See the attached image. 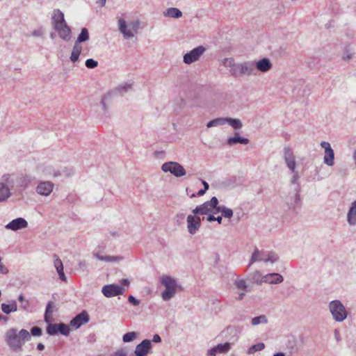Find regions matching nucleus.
Instances as JSON below:
<instances>
[{
	"instance_id": "nucleus-1",
	"label": "nucleus",
	"mask_w": 356,
	"mask_h": 356,
	"mask_svg": "<svg viewBox=\"0 0 356 356\" xmlns=\"http://www.w3.org/2000/svg\"><path fill=\"white\" fill-rule=\"evenodd\" d=\"M31 339L30 332L25 329L18 330L17 328L12 327L8 329L4 335L6 345L10 350L15 352L22 351L25 343Z\"/></svg>"
},
{
	"instance_id": "nucleus-2",
	"label": "nucleus",
	"mask_w": 356,
	"mask_h": 356,
	"mask_svg": "<svg viewBox=\"0 0 356 356\" xmlns=\"http://www.w3.org/2000/svg\"><path fill=\"white\" fill-rule=\"evenodd\" d=\"M51 24L61 40L68 42L72 39V29L65 19L64 13L59 9H55L53 11Z\"/></svg>"
},
{
	"instance_id": "nucleus-3",
	"label": "nucleus",
	"mask_w": 356,
	"mask_h": 356,
	"mask_svg": "<svg viewBox=\"0 0 356 356\" xmlns=\"http://www.w3.org/2000/svg\"><path fill=\"white\" fill-rule=\"evenodd\" d=\"M117 24L118 31L124 40H129L135 37L140 25L139 20L127 22L123 16L117 17Z\"/></svg>"
},
{
	"instance_id": "nucleus-4",
	"label": "nucleus",
	"mask_w": 356,
	"mask_h": 356,
	"mask_svg": "<svg viewBox=\"0 0 356 356\" xmlns=\"http://www.w3.org/2000/svg\"><path fill=\"white\" fill-rule=\"evenodd\" d=\"M328 309L335 322L341 323L348 316V312L339 300H334L329 302Z\"/></svg>"
},
{
	"instance_id": "nucleus-5",
	"label": "nucleus",
	"mask_w": 356,
	"mask_h": 356,
	"mask_svg": "<svg viewBox=\"0 0 356 356\" xmlns=\"http://www.w3.org/2000/svg\"><path fill=\"white\" fill-rule=\"evenodd\" d=\"M161 282L165 286V290L161 293V298L164 301H168L176 294L177 289V282L169 275H163Z\"/></svg>"
},
{
	"instance_id": "nucleus-6",
	"label": "nucleus",
	"mask_w": 356,
	"mask_h": 356,
	"mask_svg": "<svg viewBox=\"0 0 356 356\" xmlns=\"http://www.w3.org/2000/svg\"><path fill=\"white\" fill-rule=\"evenodd\" d=\"M14 184L11 175L6 174L0 179V202H6L10 196V187Z\"/></svg>"
},
{
	"instance_id": "nucleus-7",
	"label": "nucleus",
	"mask_w": 356,
	"mask_h": 356,
	"mask_svg": "<svg viewBox=\"0 0 356 356\" xmlns=\"http://www.w3.org/2000/svg\"><path fill=\"white\" fill-rule=\"evenodd\" d=\"M161 170L164 172H170L176 177H181L186 175V172L184 168L175 161H168L161 165Z\"/></svg>"
},
{
	"instance_id": "nucleus-8",
	"label": "nucleus",
	"mask_w": 356,
	"mask_h": 356,
	"mask_svg": "<svg viewBox=\"0 0 356 356\" xmlns=\"http://www.w3.org/2000/svg\"><path fill=\"white\" fill-rule=\"evenodd\" d=\"M218 204V200L216 197H213L209 201L204 202L202 204L197 206L192 213L194 215H207L212 212L213 207Z\"/></svg>"
},
{
	"instance_id": "nucleus-9",
	"label": "nucleus",
	"mask_w": 356,
	"mask_h": 356,
	"mask_svg": "<svg viewBox=\"0 0 356 356\" xmlns=\"http://www.w3.org/2000/svg\"><path fill=\"white\" fill-rule=\"evenodd\" d=\"M206 48L203 46H198L188 53L185 54L183 56V61L185 64L191 65L193 63L198 61L200 57L204 54Z\"/></svg>"
},
{
	"instance_id": "nucleus-10",
	"label": "nucleus",
	"mask_w": 356,
	"mask_h": 356,
	"mask_svg": "<svg viewBox=\"0 0 356 356\" xmlns=\"http://www.w3.org/2000/svg\"><path fill=\"white\" fill-rule=\"evenodd\" d=\"M261 277L259 282L268 283V284H280L282 283L284 280V278L282 275L277 273H268L265 275H261L259 271H255L254 273V279L256 277ZM257 282H259V280H257Z\"/></svg>"
},
{
	"instance_id": "nucleus-11",
	"label": "nucleus",
	"mask_w": 356,
	"mask_h": 356,
	"mask_svg": "<svg viewBox=\"0 0 356 356\" xmlns=\"http://www.w3.org/2000/svg\"><path fill=\"white\" fill-rule=\"evenodd\" d=\"M37 174L41 178H47L50 177H56L61 175L60 170L55 169L52 165L47 164H40L37 166Z\"/></svg>"
},
{
	"instance_id": "nucleus-12",
	"label": "nucleus",
	"mask_w": 356,
	"mask_h": 356,
	"mask_svg": "<svg viewBox=\"0 0 356 356\" xmlns=\"http://www.w3.org/2000/svg\"><path fill=\"white\" fill-rule=\"evenodd\" d=\"M47 333L51 336L60 333L64 336H69L70 333V329L69 326L63 323H48L46 329Z\"/></svg>"
},
{
	"instance_id": "nucleus-13",
	"label": "nucleus",
	"mask_w": 356,
	"mask_h": 356,
	"mask_svg": "<svg viewBox=\"0 0 356 356\" xmlns=\"http://www.w3.org/2000/svg\"><path fill=\"white\" fill-rule=\"evenodd\" d=\"M283 158L286 167L290 171L297 170L296 157L290 147H285L284 148Z\"/></svg>"
},
{
	"instance_id": "nucleus-14",
	"label": "nucleus",
	"mask_w": 356,
	"mask_h": 356,
	"mask_svg": "<svg viewBox=\"0 0 356 356\" xmlns=\"http://www.w3.org/2000/svg\"><path fill=\"white\" fill-rule=\"evenodd\" d=\"M321 146L322 148L324 149L325 152L323 156V163L327 166H333L334 164V152L332 148L331 147L330 143L326 141H322L321 143Z\"/></svg>"
},
{
	"instance_id": "nucleus-15",
	"label": "nucleus",
	"mask_w": 356,
	"mask_h": 356,
	"mask_svg": "<svg viewBox=\"0 0 356 356\" xmlns=\"http://www.w3.org/2000/svg\"><path fill=\"white\" fill-rule=\"evenodd\" d=\"M125 289L116 284H107L102 287V292L106 298H111L119 295H122Z\"/></svg>"
},
{
	"instance_id": "nucleus-16",
	"label": "nucleus",
	"mask_w": 356,
	"mask_h": 356,
	"mask_svg": "<svg viewBox=\"0 0 356 356\" xmlns=\"http://www.w3.org/2000/svg\"><path fill=\"white\" fill-rule=\"evenodd\" d=\"M54 188V184L49 181H40L35 187L36 193L41 195L47 197L51 195Z\"/></svg>"
},
{
	"instance_id": "nucleus-17",
	"label": "nucleus",
	"mask_w": 356,
	"mask_h": 356,
	"mask_svg": "<svg viewBox=\"0 0 356 356\" xmlns=\"http://www.w3.org/2000/svg\"><path fill=\"white\" fill-rule=\"evenodd\" d=\"M187 229L190 234L194 235L201 226V219L196 215H188L186 218Z\"/></svg>"
},
{
	"instance_id": "nucleus-18",
	"label": "nucleus",
	"mask_w": 356,
	"mask_h": 356,
	"mask_svg": "<svg viewBox=\"0 0 356 356\" xmlns=\"http://www.w3.org/2000/svg\"><path fill=\"white\" fill-rule=\"evenodd\" d=\"M89 320L90 316L88 314L86 311H83L70 321V325L74 330H76L83 325L88 323Z\"/></svg>"
},
{
	"instance_id": "nucleus-19",
	"label": "nucleus",
	"mask_w": 356,
	"mask_h": 356,
	"mask_svg": "<svg viewBox=\"0 0 356 356\" xmlns=\"http://www.w3.org/2000/svg\"><path fill=\"white\" fill-rule=\"evenodd\" d=\"M254 63L253 62L239 63L236 77L241 76H251L254 74Z\"/></svg>"
},
{
	"instance_id": "nucleus-20",
	"label": "nucleus",
	"mask_w": 356,
	"mask_h": 356,
	"mask_svg": "<svg viewBox=\"0 0 356 356\" xmlns=\"http://www.w3.org/2000/svg\"><path fill=\"white\" fill-rule=\"evenodd\" d=\"M152 348L151 341L149 339H144L138 343L134 350L136 356H147L149 353Z\"/></svg>"
},
{
	"instance_id": "nucleus-21",
	"label": "nucleus",
	"mask_w": 356,
	"mask_h": 356,
	"mask_svg": "<svg viewBox=\"0 0 356 356\" xmlns=\"http://www.w3.org/2000/svg\"><path fill=\"white\" fill-rule=\"evenodd\" d=\"M232 345L229 342L220 343L217 346L209 349L206 356H216L217 354L227 353L231 349Z\"/></svg>"
},
{
	"instance_id": "nucleus-22",
	"label": "nucleus",
	"mask_w": 356,
	"mask_h": 356,
	"mask_svg": "<svg viewBox=\"0 0 356 356\" xmlns=\"http://www.w3.org/2000/svg\"><path fill=\"white\" fill-rule=\"evenodd\" d=\"M28 227V222L23 218H17L7 225H6L5 228L8 230L12 231H18L20 229H25Z\"/></svg>"
},
{
	"instance_id": "nucleus-23",
	"label": "nucleus",
	"mask_w": 356,
	"mask_h": 356,
	"mask_svg": "<svg viewBox=\"0 0 356 356\" xmlns=\"http://www.w3.org/2000/svg\"><path fill=\"white\" fill-rule=\"evenodd\" d=\"M220 64L229 69L230 75L235 76L237 73L239 63H236L233 58H225L220 60Z\"/></svg>"
},
{
	"instance_id": "nucleus-24",
	"label": "nucleus",
	"mask_w": 356,
	"mask_h": 356,
	"mask_svg": "<svg viewBox=\"0 0 356 356\" xmlns=\"http://www.w3.org/2000/svg\"><path fill=\"white\" fill-rule=\"evenodd\" d=\"M346 220L350 226H356V200L350 204L347 212Z\"/></svg>"
},
{
	"instance_id": "nucleus-25",
	"label": "nucleus",
	"mask_w": 356,
	"mask_h": 356,
	"mask_svg": "<svg viewBox=\"0 0 356 356\" xmlns=\"http://www.w3.org/2000/svg\"><path fill=\"white\" fill-rule=\"evenodd\" d=\"M272 63L268 58H264L259 60L254 63V68L256 67L261 72H266L272 68Z\"/></svg>"
},
{
	"instance_id": "nucleus-26",
	"label": "nucleus",
	"mask_w": 356,
	"mask_h": 356,
	"mask_svg": "<svg viewBox=\"0 0 356 356\" xmlns=\"http://www.w3.org/2000/svg\"><path fill=\"white\" fill-rule=\"evenodd\" d=\"M261 261L265 263L273 264L278 260L277 255L273 251H261Z\"/></svg>"
},
{
	"instance_id": "nucleus-27",
	"label": "nucleus",
	"mask_w": 356,
	"mask_h": 356,
	"mask_svg": "<svg viewBox=\"0 0 356 356\" xmlns=\"http://www.w3.org/2000/svg\"><path fill=\"white\" fill-rule=\"evenodd\" d=\"M163 15L167 18L179 19L182 17V12L177 8H168L163 13Z\"/></svg>"
},
{
	"instance_id": "nucleus-28",
	"label": "nucleus",
	"mask_w": 356,
	"mask_h": 356,
	"mask_svg": "<svg viewBox=\"0 0 356 356\" xmlns=\"http://www.w3.org/2000/svg\"><path fill=\"white\" fill-rule=\"evenodd\" d=\"M54 267L56 269V271L58 274L59 278L62 281H66L67 278L63 272V264L62 261L56 255H54Z\"/></svg>"
},
{
	"instance_id": "nucleus-29",
	"label": "nucleus",
	"mask_w": 356,
	"mask_h": 356,
	"mask_svg": "<svg viewBox=\"0 0 356 356\" xmlns=\"http://www.w3.org/2000/svg\"><path fill=\"white\" fill-rule=\"evenodd\" d=\"M227 143L229 146H233L237 143L247 145L249 143V139L239 136L238 133H236L233 137H229L227 140Z\"/></svg>"
},
{
	"instance_id": "nucleus-30",
	"label": "nucleus",
	"mask_w": 356,
	"mask_h": 356,
	"mask_svg": "<svg viewBox=\"0 0 356 356\" xmlns=\"http://www.w3.org/2000/svg\"><path fill=\"white\" fill-rule=\"evenodd\" d=\"M93 256L98 260L105 262H119L123 260V257L122 256H103L99 252H94Z\"/></svg>"
},
{
	"instance_id": "nucleus-31",
	"label": "nucleus",
	"mask_w": 356,
	"mask_h": 356,
	"mask_svg": "<svg viewBox=\"0 0 356 356\" xmlns=\"http://www.w3.org/2000/svg\"><path fill=\"white\" fill-rule=\"evenodd\" d=\"M1 311L6 314H10L12 312L17 311V305L15 300H12L10 304L2 303L1 305Z\"/></svg>"
},
{
	"instance_id": "nucleus-32",
	"label": "nucleus",
	"mask_w": 356,
	"mask_h": 356,
	"mask_svg": "<svg viewBox=\"0 0 356 356\" xmlns=\"http://www.w3.org/2000/svg\"><path fill=\"white\" fill-rule=\"evenodd\" d=\"M228 124L234 129L238 130L243 127V122L241 120L232 118H224V124Z\"/></svg>"
},
{
	"instance_id": "nucleus-33",
	"label": "nucleus",
	"mask_w": 356,
	"mask_h": 356,
	"mask_svg": "<svg viewBox=\"0 0 356 356\" xmlns=\"http://www.w3.org/2000/svg\"><path fill=\"white\" fill-rule=\"evenodd\" d=\"M82 47L80 44L74 42V44L72 48V51L70 55V60L73 63L76 62L79 60V56L81 53Z\"/></svg>"
},
{
	"instance_id": "nucleus-34",
	"label": "nucleus",
	"mask_w": 356,
	"mask_h": 356,
	"mask_svg": "<svg viewBox=\"0 0 356 356\" xmlns=\"http://www.w3.org/2000/svg\"><path fill=\"white\" fill-rule=\"evenodd\" d=\"M54 307V305L51 301L49 302L46 306L44 316V321L47 323H49L52 321L51 315L53 313Z\"/></svg>"
},
{
	"instance_id": "nucleus-35",
	"label": "nucleus",
	"mask_w": 356,
	"mask_h": 356,
	"mask_svg": "<svg viewBox=\"0 0 356 356\" xmlns=\"http://www.w3.org/2000/svg\"><path fill=\"white\" fill-rule=\"evenodd\" d=\"M90 38L88 30L86 28H83L81 33L78 35L75 43L80 44L81 42L88 41Z\"/></svg>"
},
{
	"instance_id": "nucleus-36",
	"label": "nucleus",
	"mask_w": 356,
	"mask_h": 356,
	"mask_svg": "<svg viewBox=\"0 0 356 356\" xmlns=\"http://www.w3.org/2000/svg\"><path fill=\"white\" fill-rule=\"evenodd\" d=\"M265 344L262 342L258 343L257 344L252 345L250 346L246 351L248 355H253L256 352L261 351L264 349Z\"/></svg>"
},
{
	"instance_id": "nucleus-37",
	"label": "nucleus",
	"mask_w": 356,
	"mask_h": 356,
	"mask_svg": "<svg viewBox=\"0 0 356 356\" xmlns=\"http://www.w3.org/2000/svg\"><path fill=\"white\" fill-rule=\"evenodd\" d=\"M267 323L268 318L266 315H260L259 316L254 317L251 321V324L253 326H256L260 324H266Z\"/></svg>"
},
{
	"instance_id": "nucleus-38",
	"label": "nucleus",
	"mask_w": 356,
	"mask_h": 356,
	"mask_svg": "<svg viewBox=\"0 0 356 356\" xmlns=\"http://www.w3.org/2000/svg\"><path fill=\"white\" fill-rule=\"evenodd\" d=\"M138 333L136 332H129L122 336V341L124 343H129L137 339Z\"/></svg>"
},
{
	"instance_id": "nucleus-39",
	"label": "nucleus",
	"mask_w": 356,
	"mask_h": 356,
	"mask_svg": "<svg viewBox=\"0 0 356 356\" xmlns=\"http://www.w3.org/2000/svg\"><path fill=\"white\" fill-rule=\"evenodd\" d=\"M261 251L258 248H255L250 259L248 267L257 261H261Z\"/></svg>"
},
{
	"instance_id": "nucleus-40",
	"label": "nucleus",
	"mask_w": 356,
	"mask_h": 356,
	"mask_svg": "<svg viewBox=\"0 0 356 356\" xmlns=\"http://www.w3.org/2000/svg\"><path fill=\"white\" fill-rule=\"evenodd\" d=\"M223 124H224V118H218L213 119V120L209 121V122H207V127L211 128L213 127H217V126L223 125Z\"/></svg>"
},
{
	"instance_id": "nucleus-41",
	"label": "nucleus",
	"mask_w": 356,
	"mask_h": 356,
	"mask_svg": "<svg viewBox=\"0 0 356 356\" xmlns=\"http://www.w3.org/2000/svg\"><path fill=\"white\" fill-rule=\"evenodd\" d=\"M220 213H222V216L228 219L232 218L234 215L233 210L225 206L220 209Z\"/></svg>"
},
{
	"instance_id": "nucleus-42",
	"label": "nucleus",
	"mask_w": 356,
	"mask_h": 356,
	"mask_svg": "<svg viewBox=\"0 0 356 356\" xmlns=\"http://www.w3.org/2000/svg\"><path fill=\"white\" fill-rule=\"evenodd\" d=\"M128 350L127 347H121L116 350L114 353L111 354L109 356H127Z\"/></svg>"
},
{
	"instance_id": "nucleus-43",
	"label": "nucleus",
	"mask_w": 356,
	"mask_h": 356,
	"mask_svg": "<svg viewBox=\"0 0 356 356\" xmlns=\"http://www.w3.org/2000/svg\"><path fill=\"white\" fill-rule=\"evenodd\" d=\"M234 284L237 289L241 290H245L248 287L245 280L243 279L236 280Z\"/></svg>"
},
{
	"instance_id": "nucleus-44",
	"label": "nucleus",
	"mask_w": 356,
	"mask_h": 356,
	"mask_svg": "<svg viewBox=\"0 0 356 356\" xmlns=\"http://www.w3.org/2000/svg\"><path fill=\"white\" fill-rule=\"evenodd\" d=\"M292 174L290 182L291 184H297L298 183V180L300 179V175L297 170L294 171H290Z\"/></svg>"
},
{
	"instance_id": "nucleus-45",
	"label": "nucleus",
	"mask_w": 356,
	"mask_h": 356,
	"mask_svg": "<svg viewBox=\"0 0 356 356\" xmlns=\"http://www.w3.org/2000/svg\"><path fill=\"white\" fill-rule=\"evenodd\" d=\"M131 86H132L131 84L124 83L120 84L118 87L117 89L120 92L123 93V92H126L129 91V90H131Z\"/></svg>"
},
{
	"instance_id": "nucleus-46",
	"label": "nucleus",
	"mask_w": 356,
	"mask_h": 356,
	"mask_svg": "<svg viewBox=\"0 0 356 356\" xmlns=\"http://www.w3.org/2000/svg\"><path fill=\"white\" fill-rule=\"evenodd\" d=\"M86 66L89 69H94L98 65V62L92 58H88L86 60Z\"/></svg>"
},
{
	"instance_id": "nucleus-47",
	"label": "nucleus",
	"mask_w": 356,
	"mask_h": 356,
	"mask_svg": "<svg viewBox=\"0 0 356 356\" xmlns=\"http://www.w3.org/2000/svg\"><path fill=\"white\" fill-rule=\"evenodd\" d=\"M30 307V302L28 300H25L24 301L21 302L19 306V310L23 312H29Z\"/></svg>"
},
{
	"instance_id": "nucleus-48",
	"label": "nucleus",
	"mask_w": 356,
	"mask_h": 356,
	"mask_svg": "<svg viewBox=\"0 0 356 356\" xmlns=\"http://www.w3.org/2000/svg\"><path fill=\"white\" fill-rule=\"evenodd\" d=\"M44 35V30L42 28L35 29L31 32V35L36 38H41Z\"/></svg>"
},
{
	"instance_id": "nucleus-49",
	"label": "nucleus",
	"mask_w": 356,
	"mask_h": 356,
	"mask_svg": "<svg viewBox=\"0 0 356 356\" xmlns=\"http://www.w3.org/2000/svg\"><path fill=\"white\" fill-rule=\"evenodd\" d=\"M31 334L34 337H40L42 335V329L38 327H33L31 330Z\"/></svg>"
},
{
	"instance_id": "nucleus-50",
	"label": "nucleus",
	"mask_w": 356,
	"mask_h": 356,
	"mask_svg": "<svg viewBox=\"0 0 356 356\" xmlns=\"http://www.w3.org/2000/svg\"><path fill=\"white\" fill-rule=\"evenodd\" d=\"M353 54L347 49L343 53V58L345 60H349L353 58Z\"/></svg>"
},
{
	"instance_id": "nucleus-51",
	"label": "nucleus",
	"mask_w": 356,
	"mask_h": 356,
	"mask_svg": "<svg viewBox=\"0 0 356 356\" xmlns=\"http://www.w3.org/2000/svg\"><path fill=\"white\" fill-rule=\"evenodd\" d=\"M128 301L135 306H138L140 303L139 300L135 298L133 296H129Z\"/></svg>"
},
{
	"instance_id": "nucleus-52",
	"label": "nucleus",
	"mask_w": 356,
	"mask_h": 356,
	"mask_svg": "<svg viewBox=\"0 0 356 356\" xmlns=\"http://www.w3.org/2000/svg\"><path fill=\"white\" fill-rule=\"evenodd\" d=\"M294 198H295L294 204L291 207H293V208H295L296 206L299 204V203L300 202V195L298 194H296Z\"/></svg>"
},
{
	"instance_id": "nucleus-53",
	"label": "nucleus",
	"mask_w": 356,
	"mask_h": 356,
	"mask_svg": "<svg viewBox=\"0 0 356 356\" xmlns=\"http://www.w3.org/2000/svg\"><path fill=\"white\" fill-rule=\"evenodd\" d=\"M334 338L337 341H339L341 340V336L339 330L337 329H335L334 331Z\"/></svg>"
},
{
	"instance_id": "nucleus-54",
	"label": "nucleus",
	"mask_w": 356,
	"mask_h": 356,
	"mask_svg": "<svg viewBox=\"0 0 356 356\" xmlns=\"http://www.w3.org/2000/svg\"><path fill=\"white\" fill-rule=\"evenodd\" d=\"M152 341L154 343H159L161 341V338L159 334H156L153 336Z\"/></svg>"
},
{
	"instance_id": "nucleus-55",
	"label": "nucleus",
	"mask_w": 356,
	"mask_h": 356,
	"mask_svg": "<svg viewBox=\"0 0 356 356\" xmlns=\"http://www.w3.org/2000/svg\"><path fill=\"white\" fill-rule=\"evenodd\" d=\"M222 207H223V206H218L216 205V207H213V209L212 210V212L213 214H217L218 213L220 212V209H222Z\"/></svg>"
},
{
	"instance_id": "nucleus-56",
	"label": "nucleus",
	"mask_w": 356,
	"mask_h": 356,
	"mask_svg": "<svg viewBox=\"0 0 356 356\" xmlns=\"http://www.w3.org/2000/svg\"><path fill=\"white\" fill-rule=\"evenodd\" d=\"M108 98V95H105L104 97H102V101H101V104L103 107V109L106 110V100Z\"/></svg>"
},
{
	"instance_id": "nucleus-57",
	"label": "nucleus",
	"mask_w": 356,
	"mask_h": 356,
	"mask_svg": "<svg viewBox=\"0 0 356 356\" xmlns=\"http://www.w3.org/2000/svg\"><path fill=\"white\" fill-rule=\"evenodd\" d=\"M121 284L123 285V286H128L129 285V281L128 279H123L122 281H121Z\"/></svg>"
},
{
	"instance_id": "nucleus-58",
	"label": "nucleus",
	"mask_w": 356,
	"mask_h": 356,
	"mask_svg": "<svg viewBox=\"0 0 356 356\" xmlns=\"http://www.w3.org/2000/svg\"><path fill=\"white\" fill-rule=\"evenodd\" d=\"M8 321V318L6 316L0 314V321H3L4 323H7Z\"/></svg>"
},
{
	"instance_id": "nucleus-59",
	"label": "nucleus",
	"mask_w": 356,
	"mask_h": 356,
	"mask_svg": "<svg viewBox=\"0 0 356 356\" xmlns=\"http://www.w3.org/2000/svg\"><path fill=\"white\" fill-rule=\"evenodd\" d=\"M207 220L208 222L215 221V220H216V217H215L213 215H209V216L207 218Z\"/></svg>"
},
{
	"instance_id": "nucleus-60",
	"label": "nucleus",
	"mask_w": 356,
	"mask_h": 356,
	"mask_svg": "<svg viewBox=\"0 0 356 356\" xmlns=\"http://www.w3.org/2000/svg\"><path fill=\"white\" fill-rule=\"evenodd\" d=\"M18 301L21 303L22 302L24 301L26 299L23 294H20L17 298Z\"/></svg>"
},
{
	"instance_id": "nucleus-61",
	"label": "nucleus",
	"mask_w": 356,
	"mask_h": 356,
	"mask_svg": "<svg viewBox=\"0 0 356 356\" xmlns=\"http://www.w3.org/2000/svg\"><path fill=\"white\" fill-rule=\"evenodd\" d=\"M37 348L42 351L44 349V344L41 343H39L38 345H37Z\"/></svg>"
},
{
	"instance_id": "nucleus-62",
	"label": "nucleus",
	"mask_w": 356,
	"mask_h": 356,
	"mask_svg": "<svg viewBox=\"0 0 356 356\" xmlns=\"http://www.w3.org/2000/svg\"><path fill=\"white\" fill-rule=\"evenodd\" d=\"M353 159L355 165H356V148L354 149V151L353 152Z\"/></svg>"
},
{
	"instance_id": "nucleus-63",
	"label": "nucleus",
	"mask_w": 356,
	"mask_h": 356,
	"mask_svg": "<svg viewBox=\"0 0 356 356\" xmlns=\"http://www.w3.org/2000/svg\"><path fill=\"white\" fill-rule=\"evenodd\" d=\"M244 296H245V292L243 291V292H241V293H239L237 299L239 300H241L243 299Z\"/></svg>"
},
{
	"instance_id": "nucleus-64",
	"label": "nucleus",
	"mask_w": 356,
	"mask_h": 356,
	"mask_svg": "<svg viewBox=\"0 0 356 356\" xmlns=\"http://www.w3.org/2000/svg\"><path fill=\"white\" fill-rule=\"evenodd\" d=\"M273 356H286V355L284 353L279 352V353H277L275 355H273Z\"/></svg>"
}]
</instances>
